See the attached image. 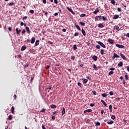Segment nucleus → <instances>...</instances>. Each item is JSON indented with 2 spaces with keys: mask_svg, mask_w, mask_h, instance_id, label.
I'll list each match as a JSON object with an SVG mask.
<instances>
[{
  "mask_svg": "<svg viewBox=\"0 0 129 129\" xmlns=\"http://www.w3.org/2000/svg\"><path fill=\"white\" fill-rule=\"evenodd\" d=\"M97 43L101 46L102 48H106V46L103 43L100 42V41H98Z\"/></svg>",
  "mask_w": 129,
  "mask_h": 129,
  "instance_id": "1",
  "label": "nucleus"
},
{
  "mask_svg": "<svg viewBox=\"0 0 129 129\" xmlns=\"http://www.w3.org/2000/svg\"><path fill=\"white\" fill-rule=\"evenodd\" d=\"M120 56H121V58L123 59V60H126V57H125V55H124L122 53H120Z\"/></svg>",
  "mask_w": 129,
  "mask_h": 129,
  "instance_id": "2",
  "label": "nucleus"
},
{
  "mask_svg": "<svg viewBox=\"0 0 129 129\" xmlns=\"http://www.w3.org/2000/svg\"><path fill=\"white\" fill-rule=\"evenodd\" d=\"M116 47H117L118 48H119L120 49H122L123 48H124V46L122 45H119V44H116Z\"/></svg>",
  "mask_w": 129,
  "mask_h": 129,
  "instance_id": "3",
  "label": "nucleus"
},
{
  "mask_svg": "<svg viewBox=\"0 0 129 129\" xmlns=\"http://www.w3.org/2000/svg\"><path fill=\"white\" fill-rule=\"evenodd\" d=\"M101 102L103 103V104L104 105L105 107H107V104H106V103H105V102H104L103 100H101Z\"/></svg>",
  "mask_w": 129,
  "mask_h": 129,
  "instance_id": "4",
  "label": "nucleus"
},
{
  "mask_svg": "<svg viewBox=\"0 0 129 129\" xmlns=\"http://www.w3.org/2000/svg\"><path fill=\"white\" fill-rule=\"evenodd\" d=\"M91 111H92V109H87V110H86L84 111V113H86V112H91Z\"/></svg>",
  "mask_w": 129,
  "mask_h": 129,
  "instance_id": "5",
  "label": "nucleus"
},
{
  "mask_svg": "<svg viewBox=\"0 0 129 129\" xmlns=\"http://www.w3.org/2000/svg\"><path fill=\"white\" fill-rule=\"evenodd\" d=\"M82 33L83 36H86V32H85V30L83 28L82 29Z\"/></svg>",
  "mask_w": 129,
  "mask_h": 129,
  "instance_id": "6",
  "label": "nucleus"
},
{
  "mask_svg": "<svg viewBox=\"0 0 129 129\" xmlns=\"http://www.w3.org/2000/svg\"><path fill=\"white\" fill-rule=\"evenodd\" d=\"M35 40L36 39L35 38V37H32L31 41V44H34L35 43Z\"/></svg>",
  "mask_w": 129,
  "mask_h": 129,
  "instance_id": "7",
  "label": "nucleus"
},
{
  "mask_svg": "<svg viewBox=\"0 0 129 129\" xmlns=\"http://www.w3.org/2000/svg\"><path fill=\"white\" fill-rule=\"evenodd\" d=\"M108 43H109V44H113V41L111 39H108Z\"/></svg>",
  "mask_w": 129,
  "mask_h": 129,
  "instance_id": "8",
  "label": "nucleus"
},
{
  "mask_svg": "<svg viewBox=\"0 0 129 129\" xmlns=\"http://www.w3.org/2000/svg\"><path fill=\"white\" fill-rule=\"evenodd\" d=\"M97 13H99V10L97 8L96 9V10L93 12V14H94L95 15H96V14H97Z\"/></svg>",
  "mask_w": 129,
  "mask_h": 129,
  "instance_id": "9",
  "label": "nucleus"
},
{
  "mask_svg": "<svg viewBox=\"0 0 129 129\" xmlns=\"http://www.w3.org/2000/svg\"><path fill=\"white\" fill-rule=\"evenodd\" d=\"M123 65V63L122 62V61H120V62H119V63H118V66L119 67H122Z\"/></svg>",
  "mask_w": 129,
  "mask_h": 129,
  "instance_id": "10",
  "label": "nucleus"
},
{
  "mask_svg": "<svg viewBox=\"0 0 129 129\" xmlns=\"http://www.w3.org/2000/svg\"><path fill=\"white\" fill-rule=\"evenodd\" d=\"M114 30H116L117 31H119L120 29L119 27H118L117 26H115L113 27Z\"/></svg>",
  "mask_w": 129,
  "mask_h": 129,
  "instance_id": "11",
  "label": "nucleus"
},
{
  "mask_svg": "<svg viewBox=\"0 0 129 129\" xmlns=\"http://www.w3.org/2000/svg\"><path fill=\"white\" fill-rule=\"evenodd\" d=\"M26 30L27 31V32H28V34H30V33H31V31H30V28H29V27H27V26H26Z\"/></svg>",
  "mask_w": 129,
  "mask_h": 129,
  "instance_id": "12",
  "label": "nucleus"
},
{
  "mask_svg": "<svg viewBox=\"0 0 129 129\" xmlns=\"http://www.w3.org/2000/svg\"><path fill=\"white\" fill-rule=\"evenodd\" d=\"M98 27V28H103V27H104V26H103V24L102 23H100V24H99Z\"/></svg>",
  "mask_w": 129,
  "mask_h": 129,
  "instance_id": "13",
  "label": "nucleus"
},
{
  "mask_svg": "<svg viewBox=\"0 0 129 129\" xmlns=\"http://www.w3.org/2000/svg\"><path fill=\"white\" fill-rule=\"evenodd\" d=\"M119 17V16L118 15H115L113 17V20H115L116 19H118V17Z\"/></svg>",
  "mask_w": 129,
  "mask_h": 129,
  "instance_id": "14",
  "label": "nucleus"
},
{
  "mask_svg": "<svg viewBox=\"0 0 129 129\" xmlns=\"http://www.w3.org/2000/svg\"><path fill=\"white\" fill-rule=\"evenodd\" d=\"M97 58H98V57L96 55H94L93 57V59L95 61H97Z\"/></svg>",
  "mask_w": 129,
  "mask_h": 129,
  "instance_id": "15",
  "label": "nucleus"
},
{
  "mask_svg": "<svg viewBox=\"0 0 129 129\" xmlns=\"http://www.w3.org/2000/svg\"><path fill=\"white\" fill-rule=\"evenodd\" d=\"M39 44H40V41L36 40L35 42V46H38Z\"/></svg>",
  "mask_w": 129,
  "mask_h": 129,
  "instance_id": "16",
  "label": "nucleus"
},
{
  "mask_svg": "<svg viewBox=\"0 0 129 129\" xmlns=\"http://www.w3.org/2000/svg\"><path fill=\"white\" fill-rule=\"evenodd\" d=\"M114 122V121L111 120L110 121H108L107 123H108V124H112Z\"/></svg>",
  "mask_w": 129,
  "mask_h": 129,
  "instance_id": "17",
  "label": "nucleus"
},
{
  "mask_svg": "<svg viewBox=\"0 0 129 129\" xmlns=\"http://www.w3.org/2000/svg\"><path fill=\"white\" fill-rule=\"evenodd\" d=\"M25 49H27V47H26V46H22V47H21V50L22 51H25Z\"/></svg>",
  "mask_w": 129,
  "mask_h": 129,
  "instance_id": "18",
  "label": "nucleus"
},
{
  "mask_svg": "<svg viewBox=\"0 0 129 129\" xmlns=\"http://www.w3.org/2000/svg\"><path fill=\"white\" fill-rule=\"evenodd\" d=\"M73 49L74 50V51L77 49V46L76 45V44L74 45Z\"/></svg>",
  "mask_w": 129,
  "mask_h": 129,
  "instance_id": "19",
  "label": "nucleus"
},
{
  "mask_svg": "<svg viewBox=\"0 0 129 129\" xmlns=\"http://www.w3.org/2000/svg\"><path fill=\"white\" fill-rule=\"evenodd\" d=\"M65 111H66L65 108L63 107L62 108V115L63 114H65Z\"/></svg>",
  "mask_w": 129,
  "mask_h": 129,
  "instance_id": "20",
  "label": "nucleus"
},
{
  "mask_svg": "<svg viewBox=\"0 0 129 129\" xmlns=\"http://www.w3.org/2000/svg\"><path fill=\"white\" fill-rule=\"evenodd\" d=\"M8 119L9 120H12V119H13V116L12 115H10L8 117Z\"/></svg>",
  "mask_w": 129,
  "mask_h": 129,
  "instance_id": "21",
  "label": "nucleus"
},
{
  "mask_svg": "<svg viewBox=\"0 0 129 129\" xmlns=\"http://www.w3.org/2000/svg\"><path fill=\"white\" fill-rule=\"evenodd\" d=\"M11 111L12 113H14V112H15V107L14 106H12L11 108Z\"/></svg>",
  "mask_w": 129,
  "mask_h": 129,
  "instance_id": "22",
  "label": "nucleus"
},
{
  "mask_svg": "<svg viewBox=\"0 0 129 129\" xmlns=\"http://www.w3.org/2000/svg\"><path fill=\"white\" fill-rule=\"evenodd\" d=\"M93 68L95 69V70L96 71H97L98 69H97V67H96V65L95 64H93Z\"/></svg>",
  "mask_w": 129,
  "mask_h": 129,
  "instance_id": "23",
  "label": "nucleus"
},
{
  "mask_svg": "<svg viewBox=\"0 0 129 129\" xmlns=\"http://www.w3.org/2000/svg\"><path fill=\"white\" fill-rule=\"evenodd\" d=\"M76 27L77 29H78V30H79V31H81V29L80 28V27H79V26L76 25Z\"/></svg>",
  "mask_w": 129,
  "mask_h": 129,
  "instance_id": "24",
  "label": "nucleus"
},
{
  "mask_svg": "<svg viewBox=\"0 0 129 129\" xmlns=\"http://www.w3.org/2000/svg\"><path fill=\"white\" fill-rule=\"evenodd\" d=\"M50 107H51V108H56V107H57V106L55 105H51L50 106Z\"/></svg>",
  "mask_w": 129,
  "mask_h": 129,
  "instance_id": "25",
  "label": "nucleus"
},
{
  "mask_svg": "<svg viewBox=\"0 0 129 129\" xmlns=\"http://www.w3.org/2000/svg\"><path fill=\"white\" fill-rule=\"evenodd\" d=\"M101 54L103 55L104 54V50L101 49L100 51Z\"/></svg>",
  "mask_w": 129,
  "mask_h": 129,
  "instance_id": "26",
  "label": "nucleus"
},
{
  "mask_svg": "<svg viewBox=\"0 0 129 129\" xmlns=\"http://www.w3.org/2000/svg\"><path fill=\"white\" fill-rule=\"evenodd\" d=\"M111 4H112V5H115V1L114 0H111Z\"/></svg>",
  "mask_w": 129,
  "mask_h": 129,
  "instance_id": "27",
  "label": "nucleus"
},
{
  "mask_svg": "<svg viewBox=\"0 0 129 129\" xmlns=\"http://www.w3.org/2000/svg\"><path fill=\"white\" fill-rule=\"evenodd\" d=\"M67 8L68 9V11H69L71 13H72V12H73V11L72 10V9H71V8H70L69 7H67Z\"/></svg>",
  "mask_w": 129,
  "mask_h": 129,
  "instance_id": "28",
  "label": "nucleus"
},
{
  "mask_svg": "<svg viewBox=\"0 0 129 129\" xmlns=\"http://www.w3.org/2000/svg\"><path fill=\"white\" fill-rule=\"evenodd\" d=\"M85 16H86L85 14H82L80 15L81 18H83L84 17H85Z\"/></svg>",
  "mask_w": 129,
  "mask_h": 129,
  "instance_id": "29",
  "label": "nucleus"
},
{
  "mask_svg": "<svg viewBox=\"0 0 129 129\" xmlns=\"http://www.w3.org/2000/svg\"><path fill=\"white\" fill-rule=\"evenodd\" d=\"M102 96L103 97H106V96H107V94H105V93H104V94H102Z\"/></svg>",
  "mask_w": 129,
  "mask_h": 129,
  "instance_id": "30",
  "label": "nucleus"
},
{
  "mask_svg": "<svg viewBox=\"0 0 129 129\" xmlns=\"http://www.w3.org/2000/svg\"><path fill=\"white\" fill-rule=\"evenodd\" d=\"M113 55H114L115 58H119V56H118V55L117 54L114 53Z\"/></svg>",
  "mask_w": 129,
  "mask_h": 129,
  "instance_id": "31",
  "label": "nucleus"
},
{
  "mask_svg": "<svg viewBox=\"0 0 129 129\" xmlns=\"http://www.w3.org/2000/svg\"><path fill=\"white\" fill-rule=\"evenodd\" d=\"M80 24L81 25V26H85V23L84 22H80Z\"/></svg>",
  "mask_w": 129,
  "mask_h": 129,
  "instance_id": "32",
  "label": "nucleus"
},
{
  "mask_svg": "<svg viewBox=\"0 0 129 129\" xmlns=\"http://www.w3.org/2000/svg\"><path fill=\"white\" fill-rule=\"evenodd\" d=\"M125 79L126 80H128V76H127V75H125Z\"/></svg>",
  "mask_w": 129,
  "mask_h": 129,
  "instance_id": "33",
  "label": "nucleus"
},
{
  "mask_svg": "<svg viewBox=\"0 0 129 129\" xmlns=\"http://www.w3.org/2000/svg\"><path fill=\"white\" fill-rule=\"evenodd\" d=\"M29 13H30V14H34V13H35V11H34V10H30Z\"/></svg>",
  "mask_w": 129,
  "mask_h": 129,
  "instance_id": "34",
  "label": "nucleus"
},
{
  "mask_svg": "<svg viewBox=\"0 0 129 129\" xmlns=\"http://www.w3.org/2000/svg\"><path fill=\"white\" fill-rule=\"evenodd\" d=\"M112 74H113V71H111L109 72V75H112Z\"/></svg>",
  "mask_w": 129,
  "mask_h": 129,
  "instance_id": "35",
  "label": "nucleus"
},
{
  "mask_svg": "<svg viewBox=\"0 0 129 129\" xmlns=\"http://www.w3.org/2000/svg\"><path fill=\"white\" fill-rule=\"evenodd\" d=\"M79 33L78 32H76L75 33L74 36H75V37H77V36H79Z\"/></svg>",
  "mask_w": 129,
  "mask_h": 129,
  "instance_id": "36",
  "label": "nucleus"
},
{
  "mask_svg": "<svg viewBox=\"0 0 129 129\" xmlns=\"http://www.w3.org/2000/svg\"><path fill=\"white\" fill-rule=\"evenodd\" d=\"M88 81V80L85 79H84V83H87V82Z\"/></svg>",
  "mask_w": 129,
  "mask_h": 129,
  "instance_id": "37",
  "label": "nucleus"
},
{
  "mask_svg": "<svg viewBox=\"0 0 129 129\" xmlns=\"http://www.w3.org/2000/svg\"><path fill=\"white\" fill-rule=\"evenodd\" d=\"M111 118L112 119H115V115H112L111 117Z\"/></svg>",
  "mask_w": 129,
  "mask_h": 129,
  "instance_id": "38",
  "label": "nucleus"
},
{
  "mask_svg": "<svg viewBox=\"0 0 129 129\" xmlns=\"http://www.w3.org/2000/svg\"><path fill=\"white\" fill-rule=\"evenodd\" d=\"M46 111V109H42L41 111L40 112H45Z\"/></svg>",
  "mask_w": 129,
  "mask_h": 129,
  "instance_id": "39",
  "label": "nucleus"
},
{
  "mask_svg": "<svg viewBox=\"0 0 129 129\" xmlns=\"http://www.w3.org/2000/svg\"><path fill=\"white\" fill-rule=\"evenodd\" d=\"M102 19H103V21H106V20H107L106 17H105L104 16L102 17Z\"/></svg>",
  "mask_w": 129,
  "mask_h": 129,
  "instance_id": "40",
  "label": "nucleus"
},
{
  "mask_svg": "<svg viewBox=\"0 0 129 129\" xmlns=\"http://www.w3.org/2000/svg\"><path fill=\"white\" fill-rule=\"evenodd\" d=\"M109 109H110V110H111V109H112V106L111 105H109Z\"/></svg>",
  "mask_w": 129,
  "mask_h": 129,
  "instance_id": "41",
  "label": "nucleus"
},
{
  "mask_svg": "<svg viewBox=\"0 0 129 129\" xmlns=\"http://www.w3.org/2000/svg\"><path fill=\"white\" fill-rule=\"evenodd\" d=\"M96 48V49H100V46L97 45Z\"/></svg>",
  "mask_w": 129,
  "mask_h": 129,
  "instance_id": "42",
  "label": "nucleus"
},
{
  "mask_svg": "<svg viewBox=\"0 0 129 129\" xmlns=\"http://www.w3.org/2000/svg\"><path fill=\"white\" fill-rule=\"evenodd\" d=\"M98 19H99V20H101L102 19V17H101V16H98Z\"/></svg>",
  "mask_w": 129,
  "mask_h": 129,
  "instance_id": "43",
  "label": "nucleus"
},
{
  "mask_svg": "<svg viewBox=\"0 0 129 129\" xmlns=\"http://www.w3.org/2000/svg\"><path fill=\"white\" fill-rule=\"evenodd\" d=\"M117 11H118V12H121V8H118L117 9Z\"/></svg>",
  "mask_w": 129,
  "mask_h": 129,
  "instance_id": "44",
  "label": "nucleus"
},
{
  "mask_svg": "<svg viewBox=\"0 0 129 129\" xmlns=\"http://www.w3.org/2000/svg\"><path fill=\"white\" fill-rule=\"evenodd\" d=\"M92 92L94 95H96V92H95V91H93Z\"/></svg>",
  "mask_w": 129,
  "mask_h": 129,
  "instance_id": "45",
  "label": "nucleus"
},
{
  "mask_svg": "<svg viewBox=\"0 0 129 129\" xmlns=\"http://www.w3.org/2000/svg\"><path fill=\"white\" fill-rule=\"evenodd\" d=\"M96 125H100V123L99 122H97L96 123Z\"/></svg>",
  "mask_w": 129,
  "mask_h": 129,
  "instance_id": "46",
  "label": "nucleus"
},
{
  "mask_svg": "<svg viewBox=\"0 0 129 129\" xmlns=\"http://www.w3.org/2000/svg\"><path fill=\"white\" fill-rule=\"evenodd\" d=\"M71 59H72V60H74V59H75V56H72Z\"/></svg>",
  "mask_w": 129,
  "mask_h": 129,
  "instance_id": "47",
  "label": "nucleus"
},
{
  "mask_svg": "<svg viewBox=\"0 0 129 129\" xmlns=\"http://www.w3.org/2000/svg\"><path fill=\"white\" fill-rule=\"evenodd\" d=\"M90 106H91V107H93V106H94V104L91 103V104L90 105Z\"/></svg>",
  "mask_w": 129,
  "mask_h": 129,
  "instance_id": "48",
  "label": "nucleus"
},
{
  "mask_svg": "<svg viewBox=\"0 0 129 129\" xmlns=\"http://www.w3.org/2000/svg\"><path fill=\"white\" fill-rule=\"evenodd\" d=\"M54 3H55L56 4H58V0H54Z\"/></svg>",
  "mask_w": 129,
  "mask_h": 129,
  "instance_id": "49",
  "label": "nucleus"
},
{
  "mask_svg": "<svg viewBox=\"0 0 129 129\" xmlns=\"http://www.w3.org/2000/svg\"><path fill=\"white\" fill-rule=\"evenodd\" d=\"M25 33H26V30H25V29H24V30L22 31V34H25Z\"/></svg>",
  "mask_w": 129,
  "mask_h": 129,
  "instance_id": "50",
  "label": "nucleus"
},
{
  "mask_svg": "<svg viewBox=\"0 0 129 129\" xmlns=\"http://www.w3.org/2000/svg\"><path fill=\"white\" fill-rule=\"evenodd\" d=\"M42 129H46V127H45V125H42Z\"/></svg>",
  "mask_w": 129,
  "mask_h": 129,
  "instance_id": "51",
  "label": "nucleus"
},
{
  "mask_svg": "<svg viewBox=\"0 0 129 129\" xmlns=\"http://www.w3.org/2000/svg\"><path fill=\"white\" fill-rule=\"evenodd\" d=\"M46 89L51 90V89H52V87H51L50 86H49V87L48 88H46Z\"/></svg>",
  "mask_w": 129,
  "mask_h": 129,
  "instance_id": "52",
  "label": "nucleus"
},
{
  "mask_svg": "<svg viewBox=\"0 0 129 129\" xmlns=\"http://www.w3.org/2000/svg\"><path fill=\"white\" fill-rule=\"evenodd\" d=\"M43 4H47V1L46 0H43Z\"/></svg>",
  "mask_w": 129,
  "mask_h": 129,
  "instance_id": "53",
  "label": "nucleus"
},
{
  "mask_svg": "<svg viewBox=\"0 0 129 129\" xmlns=\"http://www.w3.org/2000/svg\"><path fill=\"white\" fill-rule=\"evenodd\" d=\"M95 20H97V21H99V19H98V16H96L95 17Z\"/></svg>",
  "mask_w": 129,
  "mask_h": 129,
  "instance_id": "54",
  "label": "nucleus"
},
{
  "mask_svg": "<svg viewBox=\"0 0 129 129\" xmlns=\"http://www.w3.org/2000/svg\"><path fill=\"white\" fill-rule=\"evenodd\" d=\"M109 94H110V95H113V92H110Z\"/></svg>",
  "mask_w": 129,
  "mask_h": 129,
  "instance_id": "55",
  "label": "nucleus"
},
{
  "mask_svg": "<svg viewBox=\"0 0 129 129\" xmlns=\"http://www.w3.org/2000/svg\"><path fill=\"white\" fill-rule=\"evenodd\" d=\"M28 18V16H25L23 18V20H26Z\"/></svg>",
  "mask_w": 129,
  "mask_h": 129,
  "instance_id": "56",
  "label": "nucleus"
},
{
  "mask_svg": "<svg viewBox=\"0 0 129 129\" xmlns=\"http://www.w3.org/2000/svg\"><path fill=\"white\" fill-rule=\"evenodd\" d=\"M14 5V3H11L9 4V6H13Z\"/></svg>",
  "mask_w": 129,
  "mask_h": 129,
  "instance_id": "57",
  "label": "nucleus"
},
{
  "mask_svg": "<svg viewBox=\"0 0 129 129\" xmlns=\"http://www.w3.org/2000/svg\"><path fill=\"white\" fill-rule=\"evenodd\" d=\"M115 68H111L110 69V70H112V71H113V70H115Z\"/></svg>",
  "mask_w": 129,
  "mask_h": 129,
  "instance_id": "58",
  "label": "nucleus"
},
{
  "mask_svg": "<svg viewBox=\"0 0 129 129\" xmlns=\"http://www.w3.org/2000/svg\"><path fill=\"white\" fill-rule=\"evenodd\" d=\"M52 119H55L56 117L54 116H52L51 117Z\"/></svg>",
  "mask_w": 129,
  "mask_h": 129,
  "instance_id": "59",
  "label": "nucleus"
},
{
  "mask_svg": "<svg viewBox=\"0 0 129 129\" xmlns=\"http://www.w3.org/2000/svg\"><path fill=\"white\" fill-rule=\"evenodd\" d=\"M54 16H58V13H55V14H53Z\"/></svg>",
  "mask_w": 129,
  "mask_h": 129,
  "instance_id": "60",
  "label": "nucleus"
},
{
  "mask_svg": "<svg viewBox=\"0 0 129 129\" xmlns=\"http://www.w3.org/2000/svg\"><path fill=\"white\" fill-rule=\"evenodd\" d=\"M48 44H53V42H51V41H48Z\"/></svg>",
  "mask_w": 129,
  "mask_h": 129,
  "instance_id": "61",
  "label": "nucleus"
},
{
  "mask_svg": "<svg viewBox=\"0 0 129 129\" xmlns=\"http://www.w3.org/2000/svg\"><path fill=\"white\" fill-rule=\"evenodd\" d=\"M78 86H81V83H78Z\"/></svg>",
  "mask_w": 129,
  "mask_h": 129,
  "instance_id": "62",
  "label": "nucleus"
},
{
  "mask_svg": "<svg viewBox=\"0 0 129 129\" xmlns=\"http://www.w3.org/2000/svg\"><path fill=\"white\" fill-rule=\"evenodd\" d=\"M17 34H20V33H21V30H18L17 32Z\"/></svg>",
  "mask_w": 129,
  "mask_h": 129,
  "instance_id": "63",
  "label": "nucleus"
},
{
  "mask_svg": "<svg viewBox=\"0 0 129 129\" xmlns=\"http://www.w3.org/2000/svg\"><path fill=\"white\" fill-rule=\"evenodd\" d=\"M127 71H128V72H129V67H127Z\"/></svg>",
  "mask_w": 129,
  "mask_h": 129,
  "instance_id": "64",
  "label": "nucleus"
}]
</instances>
